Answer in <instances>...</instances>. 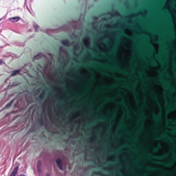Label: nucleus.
<instances>
[{
    "label": "nucleus",
    "instance_id": "obj_1",
    "mask_svg": "<svg viewBox=\"0 0 176 176\" xmlns=\"http://www.w3.org/2000/svg\"><path fill=\"white\" fill-rule=\"evenodd\" d=\"M56 163L58 168H60V170H63V161L60 158L56 160Z\"/></svg>",
    "mask_w": 176,
    "mask_h": 176
},
{
    "label": "nucleus",
    "instance_id": "obj_2",
    "mask_svg": "<svg viewBox=\"0 0 176 176\" xmlns=\"http://www.w3.org/2000/svg\"><path fill=\"white\" fill-rule=\"evenodd\" d=\"M155 140H168V141H173L171 138H168L166 135H163L162 136L155 138Z\"/></svg>",
    "mask_w": 176,
    "mask_h": 176
},
{
    "label": "nucleus",
    "instance_id": "obj_3",
    "mask_svg": "<svg viewBox=\"0 0 176 176\" xmlns=\"http://www.w3.org/2000/svg\"><path fill=\"white\" fill-rule=\"evenodd\" d=\"M17 173H19V166L14 168L9 176H16L17 175Z\"/></svg>",
    "mask_w": 176,
    "mask_h": 176
},
{
    "label": "nucleus",
    "instance_id": "obj_4",
    "mask_svg": "<svg viewBox=\"0 0 176 176\" xmlns=\"http://www.w3.org/2000/svg\"><path fill=\"white\" fill-rule=\"evenodd\" d=\"M19 20H20L19 16H14V17L10 19V21H11V23H16L17 21H19Z\"/></svg>",
    "mask_w": 176,
    "mask_h": 176
},
{
    "label": "nucleus",
    "instance_id": "obj_5",
    "mask_svg": "<svg viewBox=\"0 0 176 176\" xmlns=\"http://www.w3.org/2000/svg\"><path fill=\"white\" fill-rule=\"evenodd\" d=\"M162 164L166 167H170V166H173V164H174V162L168 161V162H164Z\"/></svg>",
    "mask_w": 176,
    "mask_h": 176
},
{
    "label": "nucleus",
    "instance_id": "obj_6",
    "mask_svg": "<svg viewBox=\"0 0 176 176\" xmlns=\"http://www.w3.org/2000/svg\"><path fill=\"white\" fill-rule=\"evenodd\" d=\"M153 118L154 120H155V122H159L160 119H162V116H160V115H154Z\"/></svg>",
    "mask_w": 176,
    "mask_h": 176
},
{
    "label": "nucleus",
    "instance_id": "obj_7",
    "mask_svg": "<svg viewBox=\"0 0 176 176\" xmlns=\"http://www.w3.org/2000/svg\"><path fill=\"white\" fill-rule=\"evenodd\" d=\"M62 45H63V46H69L70 43L69 41L68 40H63L61 42Z\"/></svg>",
    "mask_w": 176,
    "mask_h": 176
},
{
    "label": "nucleus",
    "instance_id": "obj_8",
    "mask_svg": "<svg viewBox=\"0 0 176 176\" xmlns=\"http://www.w3.org/2000/svg\"><path fill=\"white\" fill-rule=\"evenodd\" d=\"M20 74V69L14 70L11 74V76H16V75H19Z\"/></svg>",
    "mask_w": 176,
    "mask_h": 176
},
{
    "label": "nucleus",
    "instance_id": "obj_9",
    "mask_svg": "<svg viewBox=\"0 0 176 176\" xmlns=\"http://www.w3.org/2000/svg\"><path fill=\"white\" fill-rule=\"evenodd\" d=\"M175 108H176V104L168 106V109L166 112H170V111H173Z\"/></svg>",
    "mask_w": 176,
    "mask_h": 176
},
{
    "label": "nucleus",
    "instance_id": "obj_10",
    "mask_svg": "<svg viewBox=\"0 0 176 176\" xmlns=\"http://www.w3.org/2000/svg\"><path fill=\"white\" fill-rule=\"evenodd\" d=\"M161 148H162V145L158 144L157 147L153 148V152H154V153H156V152H157L159 149H161Z\"/></svg>",
    "mask_w": 176,
    "mask_h": 176
},
{
    "label": "nucleus",
    "instance_id": "obj_11",
    "mask_svg": "<svg viewBox=\"0 0 176 176\" xmlns=\"http://www.w3.org/2000/svg\"><path fill=\"white\" fill-rule=\"evenodd\" d=\"M43 97H45V91H43L40 94L38 98L42 100V98H43Z\"/></svg>",
    "mask_w": 176,
    "mask_h": 176
},
{
    "label": "nucleus",
    "instance_id": "obj_12",
    "mask_svg": "<svg viewBox=\"0 0 176 176\" xmlns=\"http://www.w3.org/2000/svg\"><path fill=\"white\" fill-rule=\"evenodd\" d=\"M14 100H11L8 104H6V107L9 108V107H12V104H13Z\"/></svg>",
    "mask_w": 176,
    "mask_h": 176
},
{
    "label": "nucleus",
    "instance_id": "obj_13",
    "mask_svg": "<svg viewBox=\"0 0 176 176\" xmlns=\"http://www.w3.org/2000/svg\"><path fill=\"white\" fill-rule=\"evenodd\" d=\"M119 104L120 105H122V107H126V102L124 100L122 101Z\"/></svg>",
    "mask_w": 176,
    "mask_h": 176
},
{
    "label": "nucleus",
    "instance_id": "obj_14",
    "mask_svg": "<svg viewBox=\"0 0 176 176\" xmlns=\"http://www.w3.org/2000/svg\"><path fill=\"white\" fill-rule=\"evenodd\" d=\"M122 35H123V36H125V38H130V36H128V34H126V33H122Z\"/></svg>",
    "mask_w": 176,
    "mask_h": 176
},
{
    "label": "nucleus",
    "instance_id": "obj_15",
    "mask_svg": "<svg viewBox=\"0 0 176 176\" xmlns=\"http://www.w3.org/2000/svg\"><path fill=\"white\" fill-rule=\"evenodd\" d=\"M154 80H155V82H160V83H163V80H162V78H160L159 80L154 79Z\"/></svg>",
    "mask_w": 176,
    "mask_h": 176
},
{
    "label": "nucleus",
    "instance_id": "obj_16",
    "mask_svg": "<svg viewBox=\"0 0 176 176\" xmlns=\"http://www.w3.org/2000/svg\"><path fill=\"white\" fill-rule=\"evenodd\" d=\"M118 71H119L120 72H122L123 74H127V72L126 70L118 69Z\"/></svg>",
    "mask_w": 176,
    "mask_h": 176
},
{
    "label": "nucleus",
    "instance_id": "obj_17",
    "mask_svg": "<svg viewBox=\"0 0 176 176\" xmlns=\"http://www.w3.org/2000/svg\"><path fill=\"white\" fill-rule=\"evenodd\" d=\"M154 159H158L159 160L163 159L164 157H153Z\"/></svg>",
    "mask_w": 176,
    "mask_h": 176
},
{
    "label": "nucleus",
    "instance_id": "obj_18",
    "mask_svg": "<svg viewBox=\"0 0 176 176\" xmlns=\"http://www.w3.org/2000/svg\"><path fill=\"white\" fill-rule=\"evenodd\" d=\"M148 170H159V168H148Z\"/></svg>",
    "mask_w": 176,
    "mask_h": 176
},
{
    "label": "nucleus",
    "instance_id": "obj_19",
    "mask_svg": "<svg viewBox=\"0 0 176 176\" xmlns=\"http://www.w3.org/2000/svg\"><path fill=\"white\" fill-rule=\"evenodd\" d=\"M151 65H156V63L153 60L151 61Z\"/></svg>",
    "mask_w": 176,
    "mask_h": 176
},
{
    "label": "nucleus",
    "instance_id": "obj_20",
    "mask_svg": "<svg viewBox=\"0 0 176 176\" xmlns=\"http://www.w3.org/2000/svg\"><path fill=\"white\" fill-rule=\"evenodd\" d=\"M77 75H82V72H80V70H78L76 72Z\"/></svg>",
    "mask_w": 176,
    "mask_h": 176
},
{
    "label": "nucleus",
    "instance_id": "obj_21",
    "mask_svg": "<svg viewBox=\"0 0 176 176\" xmlns=\"http://www.w3.org/2000/svg\"><path fill=\"white\" fill-rule=\"evenodd\" d=\"M140 116H141V118H142L143 119H145V115H144V113H142L141 114H140Z\"/></svg>",
    "mask_w": 176,
    "mask_h": 176
},
{
    "label": "nucleus",
    "instance_id": "obj_22",
    "mask_svg": "<svg viewBox=\"0 0 176 176\" xmlns=\"http://www.w3.org/2000/svg\"><path fill=\"white\" fill-rule=\"evenodd\" d=\"M37 167H38V168H39V167H41V161H38Z\"/></svg>",
    "mask_w": 176,
    "mask_h": 176
},
{
    "label": "nucleus",
    "instance_id": "obj_23",
    "mask_svg": "<svg viewBox=\"0 0 176 176\" xmlns=\"http://www.w3.org/2000/svg\"><path fill=\"white\" fill-rule=\"evenodd\" d=\"M38 57H39V56L36 55V56H35L34 57V60H36V59H38Z\"/></svg>",
    "mask_w": 176,
    "mask_h": 176
},
{
    "label": "nucleus",
    "instance_id": "obj_24",
    "mask_svg": "<svg viewBox=\"0 0 176 176\" xmlns=\"http://www.w3.org/2000/svg\"><path fill=\"white\" fill-rule=\"evenodd\" d=\"M171 122L173 124H176V120H171Z\"/></svg>",
    "mask_w": 176,
    "mask_h": 176
},
{
    "label": "nucleus",
    "instance_id": "obj_25",
    "mask_svg": "<svg viewBox=\"0 0 176 176\" xmlns=\"http://www.w3.org/2000/svg\"><path fill=\"white\" fill-rule=\"evenodd\" d=\"M3 63V60L2 59H0V65Z\"/></svg>",
    "mask_w": 176,
    "mask_h": 176
},
{
    "label": "nucleus",
    "instance_id": "obj_26",
    "mask_svg": "<svg viewBox=\"0 0 176 176\" xmlns=\"http://www.w3.org/2000/svg\"><path fill=\"white\" fill-rule=\"evenodd\" d=\"M154 97H155V98H157V94H154Z\"/></svg>",
    "mask_w": 176,
    "mask_h": 176
},
{
    "label": "nucleus",
    "instance_id": "obj_27",
    "mask_svg": "<svg viewBox=\"0 0 176 176\" xmlns=\"http://www.w3.org/2000/svg\"><path fill=\"white\" fill-rule=\"evenodd\" d=\"M150 47H151V49L152 50H154L153 46L150 45Z\"/></svg>",
    "mask_w": 176,
    "mask_h": 176
},
{
    "label": "nucleus",
    "instance_id": "obj_28",
    "mask_svg": "<svg viewBox=\"0 0 176 176\" xmlns=\"http://www.w3.org/2000/svg\"><path fill=\"white\" fill-rule=\"evenodd\" d=\"M111 101H115V99L112 98L111 99Z\"/></svg>",
    "mask_w": 176,
    "mask_h": 176
},
{
    "label": "nucleus",
    "instance_id": "obj_29",
    "mask_svg": "<svg viewBox=\"0 0 176 176\" xmlns=\"http://www.w3.org/2000/svg\"><path fill=\"white\" fill-rule=\"evenodd\" d=\"M103 120H107V118H101Z\"/></svg>",
    "mask_w": 176,
    "mask_h": 176
},
{
    "label": "nucleus",
    "instance_id": "obj_30",
    "mask_svg": "<svg viewBox=\"0 0 176 176\" xmlns=\"http://www.w3.org/2000/svg\"><path fill=\"white\" fill-rule=\"evenodd\" d=\"M103 74H104V75H108V74H107V73H105V72H103Z\"/></svg>",
    "mask_w": 176,
    "mask_h": 176
},
{
    "label": "nucleus",
    "instance_id": "obj_31",
    "mask_svg": "<svg viewBox=\"0 0 176 176\" xmlns=\"http://www.w3.org/2000/svg\"><path fill=\"white\" fill-rule=\"evenodd\" d=\"M144 76L148 78V75L146 74H144Z\"/></svg>",
    "mask_w": 176,
    "mask_h": 176
},
{
    "label": "nucleus",
    "instance_id": "obj_32",
    "mask_svg": "<svg viewBox=\"0 0 176 176\" xmlns=\"http://www.w3.org/2000/svg\"><path fill=\"white\" fill-rule=\"evenodd\" d=\"M148 157H151V155H148Z\"/></svg>",
    "mask_w": 176,
    "mask_h": 176
},
{
    "label": "nucleus",
    "instance_id": "obj_33",
    "mask_svg": "<svg viewBox=\"0 0 176 176\" xmlns=\"http://www.w3.org/2000/svg\"><path fill=\"white\" fill-rule=\"evenodd\" d=\"M46 176H50V175H49V173H47Z\"/></svg>",
    "mask_w": 176,
    "mask_h": 176
},
{
    "label": "nucleus",
    "instance_id": "obj_34",
    "mask_svg": "<svg viewBox=\"0 0 176 176\" xmlns=\"http://www.w3.org/2000/svg\"><path fill=\"white\" fill-rule=\"evenodd\" d=\"M75 49H76V47H74V50H75Z\"/></svg>",
    "mask_w": 176,
    "mask_h": 176
},
{
    "label": "nucleus",
    "instance_id": "obj_35",
    "mask_svg": "<svg viewBox=\"0 0 176 176\" xmlns=\"http://www.w3.org/2000/svg\"><path fill=\"white\" fill-rule=\"evenodd\" d=\"M38 89H37V90L36 91V93H38Z\"/></svg>",
    "mask_w": 176,
    "mask_h": 176
},
{
    "label": "nucleus",
    "instance_id": "obj_36",
    "mask_svg": "<svg viewBox=\"0 0 176 176\" xmlns=\"http://www.w3.org/2000/svg\"><path fill=\"white\" fill-rule=\"evenodd\" d=\"M98 174L101 175V173L99 172Z\"/></svg>",
    "mask_w": 176,
    "mask_h": 176
},
{
    "label": "nucleus",
    "instance_id": "obj_37",
    "mask_svg": "<svg viewBox=\"0 0 176 176\" xmlns=\"http://www.w3.org/2000/svg\"><path fill=\"white\" fill-rule=\"evenodd\" d=\"M156 101H157V99H155Z\"/></svg>",
    "mask_w": 176,
    "mask_h": 176
},
{
    "label": "nucleus",
    "instance_id": "obj_38",
    "mask_svg": "<svg viewBox=\"0 0 176 176\" xmlns=\"http://www.w3.org/2000/svg\"><path fill=\"white\" fill-rule=\"evenodd\" d=\"M174 148H176V146H174Z\"/></svg>",
    "mask_w": 176,
    "mask_h": 176
}]
</instances>
